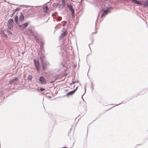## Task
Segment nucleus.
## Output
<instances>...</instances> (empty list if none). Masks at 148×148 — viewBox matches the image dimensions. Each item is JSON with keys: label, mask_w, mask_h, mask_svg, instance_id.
<instances>
[{"label": "nucleus", "mask_w": 148, "mask_h": 148, "mask_svg": "<svg viewBox=\"0 0 148 148\" xmlns=\"http://www.w3.org/2000/svg\"><path fill=\"white\" fill-rule=\"evenodd\" d=\"M91 88H92V90L94 88H93V83L92 82H91Z\"/></svg>", "instance_id": "29"}, {"label": "nucleus", "mask_w": 148, "mask_h": 148, "mask_svg": "<svg viewBox=\"0 0 148 148\" xmlns=\"http://www.w3.org/2000/svg\"><path fill=\"white\" fill-rule=\"evenodd\" d=\"M75 93V92H74V91H73V90H72V91H71L69 92H68L66 94V96H71V95H72L73 94H74Z\"/></svg>", "instance_id": "11"}, {"label": "nucleus", "mask_w": 148, "mask_h": 148, "mask_svg": "<svg viewBox=\"0 0 148 148\" xmlns=\"http://www.w3.org/2000/svg\"><path fill=\"white\" fill-rule=\"evenodd\" d=\"M62 7H61L62 8H64L66 5V2L65 0H62Z\"/></svg>", "instance_id": "14"}, {"label": "nucleus", "mask_w": 148, "mask_h": 148, "mask_svg": "<svg viewBox=\"0 0 148 148\" xmlns=\"http://www.w3.org/2000/svg\"><path fill=\"white\" fill-rule=\"evenodd\" d=\"M34 37L35 39V40L37 41V40H38V38L37 36L36 35H34Z\"/></svg>", "instance_id": "22"}, {"label": "nucleus", "mask_w": 148, "mask_h": 148, "mask_svg": "<svg viewBox=\"0 0 148 148\" xmlns=\"http://www.w3.org/2000/svg\"><path fill=\"white\" fill-rule=\"evenodd\" d=\"M101 12H102V14L101 15V18H102L103 16L106 15L110 12V11L109 10L107 9H105L104 8H102Z\"/></svg>", "instance_id": "5"}, {"label": "nucleus", "mask_w": 148, "mask_h": 148, "mask_svg": "<svg viewBox=\"0 0 148 148\" xmlns=\"http://www.w3.org/2000/svg\"><path fill=\"white\" fill-rule=\"evenodd\" d=\"M2 34H3V36L5 38H6L7 37V36L6 34L4 32H3L2 33Z\"/></svg>", "instance_id": "20"}, {"label": "nucleus", "mask_w": 148, "mask_h": 148, "mask_svg": "<svg viewBox=\"0 0 148 148\" xmlns=\"http://www.w3.org/2000/svg\"><path fill=\"white\" fill-rule=\"evenodd\" d=\"M7 26L8 28L10 30L11 29V28L13 27L12 23H10L8 22L7 23Z\"/></svg>", "instance_id": "12"}, {"label": "nucleus", "mask_w": 148, "mask_h": 148, "mask_svg": "<svg viewBox=\"0 0 148 148\" xmlns=\"http://www.w3.org/2000/svg\"><path fill=\"white\" fill-rule=\"evenodd\" d=\"M17 80L18 78L16 77H15L10 80V84H12L17 81Z\"/></svg>", "instance_id": "9"}, {"label": "nucleus", "mask_w": 148, "mask_h": 148, "mask_svg": "<svg viewBox=\"0 0 148 148\" xmlns=\"http://www.w3.org/2000/svg\"><path fill=\"white\" fill-rule=\"evenodd\" d=\"M14 14H15V12H13V13L12 14H11V15H10V17H13Z\"/></svg>", "instance_id": "28"}, {"label": "nucleus", "mask_w": 148, "mask_h": 148, "mask_svg": "<svg viewBox=\"0 0 148 148\" xmlns=\"http://www.w3.org/2000/svg\"><path fill=\"white\" fill-rule=\"evenodd\" d=\"M57 12H56L55 13H54V14H57Z\"/></svg>", "instance_id": "39"}, {"label": "nucleus", "mask_w": 148, "mask_h": 148, "mask_svg": "<svg viewBox=\"0 0 148 148\" xmlns=\"http://www.w3.org/2000/svg\"><path fill=\"white\" fill-rule=\"evenodd\" d=\"M34 62L35 64V66L37 71H39L40 63L39 61L36 59H34Z\"/></svg>", "instance_id": "4"}, {"label": "nucleus", "mask_w": 148, "mask_h": 148, "mask_svg": "<svg viewBox=\"0 0 148 148\" xmlns=\"http://www.w3.org/2000/svg\"><path fill=\"white\" fill-rule=\"evenodd\" d=\"M112 8V6H110L109 7H108L107 8H106V9L109 10V11H110V10Z\"/></svg>", "instance_id": "27"}, {"label": "nucleus", "mask_w": 148, "mask_h": 148, "mask_svg": "<svg viewBox=\"0 0 148 148\" xmlns=\"http://www.w3.org/2000/svg\"><path fill=\"white\" fill-rule=\"evenodd\" d=\"M75 83H78L79 82V81L78 80H77V81H75Z\"/></svg>", "instance_id": "35"}, {"label": "nucleus", "mask_w": 148, "mask_h": 148, "mask_svg": "<svg viewBox=\"0 0 148 148\" xmlns=\"http://www.w3.org/2000/svg\"><path fill=\"white\" fill-rule=\"evenodd\" d=\"M40 91H43L45 90V88H40Z\"/></svg>", "instance_id": "24"}, {"label": "nucleus", "mask_w": 148, "mask_h": 148, "mask_svg": "<svg viewBox=\"0 0 148 148\" xmlns=\"http://www.w3.org/2000/svg\"><path fill=\"white\" fill-rule=\"evenodd\" d=\"M53 5H55V6H56V7H58V8L59 9V10H60V9L61 8V5L59 4V3H57V4H56L54 3L53 4Z\"/></svg>", "instance_id": "15"}, {"label": "nucleus", "mask_w": 148, "mask_h": 148, "mask_svg": "<svg viewBox=\"0 0 148 148\" xmlns=\"http://www.w3.org/2000/svg\"><path fill=\"white\" fill-rule=\"evenodd\" d=\"M67 75V74L66 73L64 74V76H66Z\"/></svg>", "instance_id": "38"}, {"label": "nucleus", "mask_w": 148, "mask_h": 148, "mask_svg": "<svg viewBox=\"0 0 148 148\" xmlns=\"http://www.w3.org/2000/svg\"><path fill=\"white\" fill-rule=\"evenodd\" d=\"M40 47L41 48L42 47V45H40Z\"/></svg>", "instance_id": "41"}, {"label": "nucleus", "mask_w": 148, "mask_h": 148, "mask_svg": "<svg viewBox=\"0 0 148 148\" xmlns=\"http://www.w3.org/2000/svg\"><path fill=\"white\" fill-rule=\"evenodd\" d=\"M62 17L60 16H58L56 18V20L58 21H60L62 19Z\"/></svg>", "instance_id": "19"}, {"label": "nucleus", "mask_w": 148, "mask_h": 148, "mask_svg": "<svg viewBox=\"0 0 148 148\" xmlns=\"http://www.w3.org/2000/svg\"><path fill=\"white\" fill-rule=\"evenodd\" d=\"M75 82H74V81H72V83H70V84L71 85V84H75Z\"/></svg>", "instance_id": "31"}, {"label": "nucleus", "mask_w": 148, "mask_h": 148, "mask_svg": "<svg viewBox=\"0 0 148 148\" xmlns=\"http://www.w3.org/2000/svg\"><path fill=\"white\" fill-rule=\"evenodd\" d=\"M92 43H93V42H92V43L91 44H89V45H88V46H89V47L90 49V45H91L92 44Z\"/></svg>", "instance_id": "33"}, {"label": "nucleus", "mask_w": 148, "mask_h": 148, "mask_svg": "<svg viewBox=\"0 0 148 148\" xmlns=\"http://www.w3.org/2000/svg\"><path fill=\"white\" fill-rule=\"evenodd\" d=\"M29 30V31L32 34H33V32H32V30L31 29Z\"/></svg>", "instance_id": "32"}, {"label": "nucleus", "mask_w": 148, "mask_h": 148, "mask_svg": "<svg viewBox=\"0 0 148 148\" xmlns=\"http://www.w3.org/2000/svg\"><path fill=\"white\" fill-rule=\"evenodd\" d=\"M20 10V9L19 8H16L14 10V12L15 13V12H16V11L19 10Z\"/></svg>", "instance_id": "21"}, {"label": "nucleus", "mask_w": 148, "mask_h": 148, "mask_svg": "<svg viewBox=\"0 0 148 148\" xmlns=\"http://www.w3.org/2000/svg\"><path fill=\"white\" fill-rule=\"evenodd\" d=\"M7 32L9 35L12 34V33L11 32L8 30H7Z\"/></svg>", "instance_id": "23"}, {"label": "nucleus", "mask_w": 148, "mask_h": 148, "mask_svg": "<svg viewBox=\"0 0 148 148\" xmlns=\"http://www.w3.org/2000/svg\"><path fill=\"white\" fill-rule=\"evenodd\" d=\"M78 86H77L76 88L75 89H74L73 90V91H74V92H75L77 90V89L78 88Z\"/></svg>", "instance_id": "30"}, {"label": "nucleus", "mask_w": 148, "mask_h": 148, "mask_svg": "<svg viewBox=\"0 0 148 148\" xmlns=\"http://www.w3.org/2000/svg\"><path fill=\"white\" fill-rule=\"evenodd\" d=\"M114 107V106H113V107H112V108H113V107Z\"/></svg>", "instance_id": "42"}, {"label": "nucleus", "mask_w": 148, "mask_h": 148, "mask_svg": "<svg viewBox=\"0 0 148 148\" xmlns=\"http://www.w3.org/2000/svg\"><path fill=\"white\" fill-rule=\"evenodd\" d=\"M40 62L41 63L42 69L43 70H45L47 68V65L49 64V63L48 61L46 60Z\"/></svg>", "instance_id": "3"}, {"label": "nucleus", "mask_w": 148, "mask_h": 148, "mask_svg": "<svg viewBox=\"0 0 148 148\" xmlns=\"http://www.w3.org/2000/svg\"><path fill=\"white\" fill-rule=\"evenodd\" d=\"M8 22L10 23H14V20L13 18H10L9 19V20L8 21Z\"/></svg>", "instance_id": "18"}, {"label": "nucleus", "mask_w": 148, "mask_h": 148, "mask_svg": "<svg viewBox=\"0 0 148 148\" xmlns=\"http://www.w3.org/2000/svg\"><path fill=\"white\" fill-rule=\"evenodd\" d=\"M121 103H119V104H116V106H118V105H120V104H121Z\"/></svg>", "instance_id": "36"}, {"label": "nucleus", "mask_w": 148, "mask_h": 148, "mask_svg": "<svg viewBox=\"0 0 148 148\" xmlns=\"http://www.w3.org/2000/svg\"><path fill=\"white\" fill-rule=\"evenodd\" d=\"M131 1L135 4L141 5H143L144 7L148 6V0H146L144 2L138 1L137 0H131Z\"/></svg>", "instance_id": "1"}, {"label": "nucleus", "mask_w": 148, "mask_h": 148, "mask_svg": "<svg viewBox=\"0 0 148 148\" xmlns=\"http://www.w3.org/2000/svg\"><path fill=\"white\" fill-rule=\"evenodd\" d=\"M39 80L42 84H45L47 83L46 80L43 76H41L39 78Z\"/></svg>", "instance_id": "7"}, {"label": "nucleus", "mask_w": 148, "mask_h": 148, "mask_svg": "<svg viewBox=\"0 0 148 148\" xmlns=\"http://www.w3.org/2000/svg\"><path fill=\"white\" fill-rule=\"evenodd\" d=\"M63 29H64V28H63Z\"/></svg>", "instance_id": "43"}, {"label": "nucleus", "mask_w": 148, "mask_h": 148, "mask_svg": "<svg viewBox=\"0 0 148 148\" xmlns=\"http://www.w3.org/2000/svg\"><path fill=\"white\" fill-rule=\"evenodd\" d=\"M45 55L43 53H42L40 56V62H42L45 60Z\"/></svg>", "instance_id": "10"}, {"label": "nucleus", "mask_w": 148, "mask_h": 148, "mask_svg": "<svg viewBox=\"0 0 148 148\" xmlns=\"http://www.w3.org/2000/svg\"><path fill=\"white\" fill-rule=\"evenodd\" d=\"M67 8L71 12V15L73 18H74L75 16V10L73 8V6L71 4H66Z\"/></svg>", "instance_id": "2"}, {"label": "nucleus", "mask_w": 148, "mask_h": 148, "mask_svg": "<svg viewBox=\"0 0 148 148\" xmlns=\"http://www.w3.org/2000/svg\"><path fill=\"white\" fill-rule=\"evenodd\" d=\"M33 77L31 75H29L27 77V79H28L29 81H31Z\"/></svg>", "instance_id": "17"}, {"label": "nucleus", "mask_w": 148, "mask_h": 148, "mask_svg": "<svg viewBox=\"0 0 148 148\" xmlns=\"http://www.w3.org/2000/svg\"><path fill=\"white\" fill-rule=\"evenodd\" d=\"M86 86H85V92L84 93V94L83 95H82V98L83 99V96L84 95V94L86 93Z\"/></svg>", "instance_id": "26"}, {"label": "nucleus", "mask_w": 148, "mask_h": 148, "mask_svg": "<svg viewBox=\"0 0 148 148\" xmlns=\"http://www.w3.org/2000/svg\"><path fill=\"white\" fill-rule=\"evenodd\" d=\"M67 34V32L66 30H65L62 33L61 35L60 36L59 38L60 40L61 39L64 37H65Z\"/></svg>", "instance_id": "8"}, {"label": "nucleus", "mask_w": 148, "mask_h": 148, "mask_svg": "<svg viewBox=\"0 0 148 148\" xmlns=\"http://www.w3.org/2000/svg\"><path fill=\"white\" fill-rule=\"evenodd\" d=\"M57 26L56 25L55 27V28H56V27H57Z\"/></svg>", "instance_id": "40"}, {"label": "nucleus", "mask_w": 148, "mask_h": 148, "mask_svg": "<svg viewBox=\"0 0 148 148\" xmlns=\"http://www.w3.org/2000/svg\"><path fill=\"white\" fill-rule=\"evenodd\" d=\"M29 24V23L27 22L23 24L19 25L18 26L20 29H22L26 27Z\"/></svg>", "instance_id": "6"}, {"label": "nucleus", "mask_w": 148, "mask_h": 148, "mask_svg": "<svg viewBox=\"0 0 148 148\" xmlns=\"http://www.w3.org/2000/svg\"><path fill=\"white\" fill-rule=\"evenodd\" d=\"M45 8H46V11H47V10H48V6H46L45 7Z\"/></svg>", "instance_id": "34"}, {"label": "nucleus", "mask_w": 148, "mask_h": 148, "mask_svg": "<svg viewBox=\"0 0 148 148\" xmlns=\"http://www.w3.org/2000/svg\"><path fill=\"white\" fill-rule=\"evenodd\" d=\"M14 20L15 22L16 23V24H18V17L17 16H15L14 18Z\"/></svg>", "instance_id": "16"}, {"label": "nucleus", "mask_w": 148, "mask_h": 148, "mask_svg": "<svg viewBox=\"0 0 148 148\" xmlns=\"http://www.w3.org/2000/svg\"><path fill=\"white\" fill-rule=\"evenodd\" d=\"M24 19V17L22 13H21V14L19 16V21H23Z\"/></svg>", "instance_id": "13"}, {"label": "nucleus", "mask_w": 148, "mask_h": 148, "mask_svg": "<svg viewBox=\"0 0 148 148\" xmlns=\"http://www.w3.org/2000/svg\"><path fill=\"white\" fill-rule=\"evenodd\" d=\"M54 81H51V82H50V83H52V82H54Z\"/></svg>", "instance_id": "37"}, {"label": "nucleus", "mask_w": 148, "mask_h": 148, "mask_svg": "<svg viewBox=\"0 0 148 148\" xmlns=\"http://www.w3.org/2000/svg\"><path fill=\"white\" fill-rule=\"evenodd\" d=\"M63 23H63V24L62 25L63 26H64L66 23V21H63Z\"/></svg>", "instance_id": "25"}]
</instances>
